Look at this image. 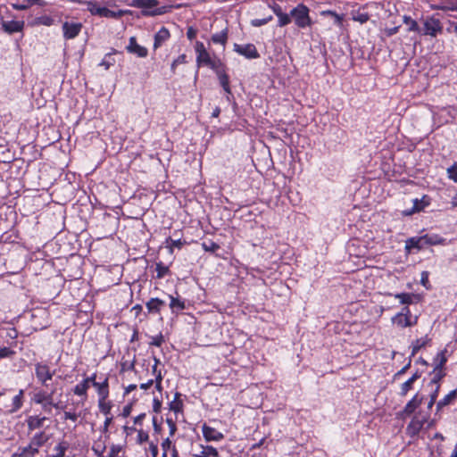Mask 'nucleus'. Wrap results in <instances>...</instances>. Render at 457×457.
<instances>
[{"mask_svg": "<svg viewBox=\"0 0 457 457\" xmlns=\"http://www.w3.org/2000/svg\"><path fill=\"white\" fill-rule=\"evenodd\" d=\"M106 400L98 399V406L102 413L104 415H109L111 411V404L105 402Z\"/></svg>", "mask_w": 457, "mask_h": 457, "instance_id": "obj_54", "label": "nucleus"}, {"mask_svg": "<svg viewBox=\"0 0 457 457\" xmlns=\"http://www.w3.org/2000/svg\"><path fill=\"white\" fill-rule=\"evenodd\" d=\"M391 321L399 328H411L417 324L418 316H413L408 306H404L402 310L391 318Z\"/></svg>", "mask_w": 457, "mask_h": 457, "instance_id": "obj_5", "label": "nucleus"}, {"mask_svg": "<svg viewBox=\"0 0 457 457\" xmlns=\"http://www.w3.org/2000/svg\"><path fill=\"white\" fill-rule=\"evenodd\" d=\"M278 26L286 27L292 22L291 12L289 13H278Z\"/></svg>", "mask_w": 457, "mask_h": 457, "instance_id": "obj_45", "label": "nucleus"}, {"mask_svg": "<svg viewBox=\"0 0 457 457\" xmlns=\"http://www.w3.org/2000/svg\"><path fill=\"white\" fill-rule=\"evenodd\" d=\"M2 28L4 32L7 34H13L17 32H21L25 27L24 21H16V20H11V21H1Z\"/></svg>", "mask_w": 457, "mask_h": 457, "instance_id": "obj_15", "label": "nucleus"}, {"mask_svg": "<svg viewBox=\"0 0 457 457\" xmlns=\"http://www.w3.org/2000/svg\"><path fill=\"white\" fill-rule=\"evenodd\" d=\"M35 374L39 383L46 385V382L53 378L54 371H52L47 364L39 362L35 365Z\"/></svg>", "mask_w": 457, "mask_h": 457, "instance_id": "obj_10", "label": "nucleus"}, {"mask_svg": "<svg viewBox=\"0 0 457 457\" xmlns=\"http://www.w3.org/2000/svg\"><path fill=\"white\" fill-rule=\"evenodd\" d=\"M457 396V391L452 390L450 391L444 398L439 400L436 403V413L439 412L443 408L449 405Z\"/></svg>", "mask_w": 457, "mask_h": 457, "instance_id": "obj_33", "label": "nucleus"}, {"mask_svg": "<svg viewBox=\"0 0 457 457\" xmlns=\"http://www.w3.org/2000/svg\"><path fill=\"white\" fill-rule=\"evenodd\" d=\"M170 253L173 252V247L180 248L183 245V243L181 242L180 239H177V240L170 239Z\"/></svg>", "mask_w": 457, "mask_h": 457, "instance_id": "obj_64", "label": "nucleus"}, {"mask_svg": "<svg viewBox=\"0 0 457 457\" xmlns=\"http://www.w3.org/2000/svg\"><path fill=\"white\" fill-rule=\"evenodd\" d=\"M47 420L46 416L30 415L26 419V423L29 431L39 429L44 426L45 421Z\"/></svg>", "mask_w": 457, "mask_h": 457, "instance_id": "obj_22", "label": "nucleus"}, {"mask_svg": "<svg viewBox=\"0 0 457 457\" xmlns=\"http://www.w3.org/2000/svg\"><path fill=\"white\" fill-rule=\"evenodd\" d=\"M447 359L445 355V352H440L437 353L435 361H436V368L443 369L444 365L445 364Z\"/></svg>", "mask_w": 457, "mask_h": 457, "instance_id": "obj_53", "label": "nucleus"}, {"mask_svg": "<svg viewBox=\"0 0 457 457\" xmlns=\"http://www.w3.org/2000/svg\"><path fill=\"white\" fill-rule=\"evenodd\" d=\"M169 410L174 412L176 420H178L179 414H183L184 403L180 393H175L173 400L169 403Z\"/></svg>", "mask_w": 457, "mask_h": 457, "instance_id": "obj_18", "label": "nucleus"}, {"mask_svg": "<svg viewBox=\"0 0 457 457\" xmlns=\"http://www.w3.org/2000/svg\"><path fill=\"white\" fill-rule=\"evenodd\" d=\"M114 59L112 57V54H107L104 55L99 66H103L104 70H108L111 66L114 64Z\"/></svg>", "mask_w": 457, "mask_h": 457, "instance_id": "obj_51", "label": "nucleus"}, {"mask_svg": "<svg viewBox=\"0 0 457 457\" xmlns=\"http://www.w3.org/2000/svg\"><path fill=\"white\" fill-rule=\"evenodd\" d=\"M422 237L424 238L426 246L427 245H445L447 244L446 239L437 234H426V235H423Z\"/></svg>", "mask_w": 457, "mask_h": 457, "instance_id": "obj_31", "label": "nucleus"}, {"mask_svg": "<svg viewBox=\"0 0 457 457\" xmlns=\"http://www.w3.org/2000/svg\"><path fill=\"white\" fill-rule=\"evenodd\" d=\"M428 415L415 414L406 428L407 434L411 436H417L428 421Z\"/></svg>", "mask_w": 457, "mask_h": 457, "instance_id": "obj_7", "label": "nucleus"}, {"mask_svg": "<svg viewBox=\"0 0 457 457\" xmlns=\"http://www.w3.org/2000/svg\"><path fill=\"white\" fill-rule=\"evenodd\" d=\"M155 271H156V278H159V279L164 278L165 276H167L170 273L169 266L165 265L162 262H159L156 263Z\"/></svg>", "mask_w": 457, "mask_h": 457, "instance_id": "obj_40", "label": "nucleus"}, {"mask_svg": "<svg viewBox=\"0 0 457 457\" xmlns=\"http://www.w3.org/2000/svg\"><path fill=\"white\" fill-rule=\"evenodd\" d=\"M194 49L196 54L195 62L198 68L208 67L213 71L223 63L220 58L212 56L204 44L201 41H195Z\"/></svg>", "mask_w": 457, "mask_h": 457, "instance_id": "obj_1", "label": "nucleus"}, {"mask_svg": "<svg viewBox=\"0 0 457 457\" xmlns=\"http://www.w3.org/2000/svg\"><path fill=\"white\" fill-rule=\"evenodd\" d=\"M421 374L419 371H416L409 379H407L405 382H403L401 385L400 388V395L404 396L406 395L409 391H411L413 387V384L417 379L420 378Z\"/></svg>", "mask_w": 457, "mask_h": 457, "instance_id": "obj_29", "label": "nucleus"}, {"mask_svg": "<svg viewBox=\"0 0 457 457\" xmlns=\"http://www.w3.org/2000/svg\"><path fill=\"white\" fill-rule=\"evenodd\" d=\"M187 56L185 54H182L179 55L176 59L173 60V62L170 64V71L172 74L176 73V69L180 64H186L187 63Z\"/></svg>", "mask_w": 457, "mask_h": 457, "instance_id": "obj_43", "label": "nucleus"}, {"mask_svg": "<svg viewBox=\"0 0 457 457\" xmlns=\"http://www.w3.org/2000/svg\"><path fill=\"white\" fill-rule=\"evenodd\" d=\"M10 4L13 10L26 11L34 5L44 7L46 2L45 0H12Z\"/></svg>", "mask_w": 457, "mask_h": 457, "instance_id": "obj_12", "label": "nucleus"}, {"mask_svg": "<svg viewBox=\"0 0 457 457\" xmlns=\"http://www.w3.org/2000/svg\"><path fill=\"white\" fill-rule=\"evenodd\" d=\"M151 373L154 378H157L158 380H162L163 376L162 370L158 369V366H152Z\"/></svg>", "mask_w": 457, "mask_h": 457, "instance_id": "obj_59", "label": "nucleus"}, {"mask_svg": "<svg viewBox=\"0 0 457 457\" xmlns=\"http://www.w3.org/2000/svg\"><path fill=\"white\" fill-rule=\"evenodd\" d=\"M403 23L407 26V31L409 32H418L420 34V28L418 22L413 20L411 16L404 15L403 17Z\"/></svg>", "mask_w": 457, "mask_h": 457, "instance_id": "obj_37", "label": "nucleus"}, {"mask_svg": "<svg viewBox=\"0 0 457 457\" xmlns=\"http://www.w3.org/2000/svg\"><path fill=\"white\" fill-rule=\"evenodd\" d=\"M446 172L448 178L457 183V164L454 163L447 168Z\"/></svg>", "mask_w": 457, "mask_h": 457, "instance_id": "obj_55", "label": "nucleus"}, {"mask_svg": "<svg viewBox=\"0 0 457 457\" xmlns=\"http://www.w3.org/2000/svg\"><path fill=\"white\" fill-rule=\"evenodd\" d=\"M213 71L217 76L220 87L227 94V99L229 101V96H232V92L229 85V76L227 73L226 65L223 62L222 64H220L219 68H217Z\"/></svg>", "mask_w": 457, "mask_h": 457, "instance_id": "obj_9", "label": "nucleus"}, {"mask_svg": "<svg viewBox=\"0 0 457 457\" xmlns=\"http://www.w3.org/2000/svg\"><path fill=\"white\" fill-rule=\"evenodd\" d=\"M171 436H168L165 439L162 440L161 444V447L162 450V453H165L168 455V452L170 451L174 446L175 444L170 439Z\"/></svg>", "mask_w": 457, "mask_h": 457, "instance_id": "obj_50", "label": "nucleus"}, {"mask_svg": "<svg viewBox=\"0 0 457 457\" xmlns=\"http://www.w3.org/2000/svg\"><path fill=\"white\" fill-rule=\"evenodd\" d=\"M54 23V19L48 15H42L37 17L34 21L35 25H44V26H52Z\"/></svg>", "mask_w": 457, "mask_h": 457, "instance_id": "obj_46", "label": "nucleus"}, {"mask_svg": "<svg viewBox=\"0 0 457 457\" xmlns=\"http://www.w3.org/2000/svg\"><path fill=\"white\" fill-rule=\"evenodd\" d=\"M54 395V392L47 393L45 390H38L34 393L31 401L36 403L39 404L42 407V410L44 411L47 407V403L50 402Z\"/></svg>", "mask_w": 457, "mask_h": 457, "instance_id": "obj_16", "label": "nucleus"}, {"mask_svg": "<svg viewBox=\"0 0 457 457\" xmlns=\"http://www.w3.org/2000/svg\"><path fill=\"white\" fill-rule=\"evenodd\" d=\"M53 408L63 412L66 409V405L62 404L61 402H54L52 398L50 402L47 403V407L46 409L44 410V411L50 413Z\"/></svg>", "mask_w": 457, "mask_h": 457, "instance_id": "obj_44", "label": "nucleus"}, {"mask_svg": "<svg viewBox=\"0 0 457 457\" xmlns=\"http://www.w3.org/2000/svg\"><path fill=\"white\" fill-rule=\"evenodd\" d=\"M165 302L159 299V298H151L148 302L145 303V308L147 309V312L149 313H160L161 309L162 306H164Z\"/></svg>", "mask_w": 457, "mask_h": 457, "instance_id": "obj_32", "label": "nucleus"}, {"mask_svg": "<svg viewBox=\"0 0 457 457\" xmlns=\"http://www.w3.org/2000/svg\"><path fill=\"white\" fill-rule=\"evenodd\" d=\"M137 442L138 444H144L148 441L149 435L146 431H144L143 429L137 430Z\"/></svg>", "mask_w": 457, "mask_h": 457, "instance_id": "obj_56", "label": "nucleus"}, {"mask_svg": "<svg viewBox=\"0 0 457 457\" xmlns=\"http://www.w3.org/2000/svg\"><path fill=\"white\" fill-rule=\"evenodd\" d=\"M109 436L106 434H101L92 444V451L96 457H99L102 453H104Z\"/></svg>", "mask_w": 457, "mask_h": 457, "instance_id": "obj_17", "label": "nucleus"}, {"mask_svg": "<svg viewBox=\"0 0 457 457\" xmlns=\"http://www.w3.org/2000/svg\"><path fill=\"white\" fill-rule=\"evenodd\" d=\"M89 386L87 384V381L81 380L72 389V392L75 395L79 396L81 400L78 403V404L84 405L85 402L87 399V391L89 389Z\"/></svg>", "mask_w": 457, "mask_h": 457, "instance_id": "obj_23", "label": "nucleus"}, {"mask_svg": "<svg viewBox=\"0 0 457 457\" xmlns=\"http://www.w3.org/2000/svg\"><path fill=\"white\" fill-rule=\"evenodd\" d=\"M200 452L192 454V457H220L218 450L209 445H200Z\"/></svg>", "mask_w": 457, "mask_h": 457, "instance_id": "obj_26", "label": "nucleus"}, {"mask_svg": "<svg viewBox=\"0 0 457 457\" xmlns=\"http://www.w3.org/2000/svg\"><path fill=\"white\" fill-rule=\"evenodd\" d=\"M423 399V395H420L419 393L415 394L413 397L406 403L403 412L405 415H411L414 413L416 409L419 408L420 405L422 403Z\"/></svg>", "mask_w": 457, "mask_h": 457, "instance_id": "obj_19", "label": "nucleus"}, {"mask_svg": "<svg viewBox=\"0 0 457 457\" xmlns=\"http://www.w3.org/2000/svg\"><path fill=\"white\" fill-rule=\"evenodd\" d=\"M37 453H38V450L29 444L27 446L19 447L12 457H34Z\"/></svg>", "mask_w": 457, "mask_h": 457, "instance_id": "obj_28", "label": "nucleus"}, {"mask_svg": "<svg viewBox=\"0 0 457 457\" xmlns=\"http://www.w3.org/2000/svg\"><path fill=\"white\" fill-rule=\"evenodd\" d=\"M170 299V308L172 312H179L186 308L185 301L180 298L169 295Z\"/></svg>", "mask_w": 457, "mask_h": 457, "instance_id": "obj_36", "label": "nucleus"}, {"mask_svg": "<svg viewBox=\"0 0 457 457\" xmlns=\"http://www.w3.org/2000/svg\"><path fill=\"white\" fill-rule=\"evenodd\" d=\"M80 417V412L76 411L75 410L64 411L62 414L63 420H71L76 422L78 419Z\"/></svg>", "mask_w": 457, "mask_h": 457, "instance_id": "obj_48", "label": "nucleus"}, {"mask_svg": "<svg viewBox=\"0 0 457 457\" xmlns=\"http://www.w3.org/2000/svg\"><path fill=\"white\" fill-rule=\"evenodd\" d=\"M170 37V33L169 29L165 27H162L155 34L154 37V49L156 50L160 48L169 38Z\"/></svg>", "mask_w": 457, "mask_h": 457, "instance_id": "obj_21", "label": "nucleus"}, {"mask_svg": "<svg viewBox=\"0 0 457 457\" xmlns=\"http://www.w3.org/2000/svg\"><path fill=\"white\" fill-rule=\"evenodd\" d=\"M410 359H411V358L410 357ZM411 360H409L408 363L406 365H404L400 370H398L395 373V377L399 378L400 376L404 374L407 371V370L411 367Z\"/></svg>", "mask_w": 457, "mask_h": 457, "instance_id": "obj_63", "label": "nucleus"}, {"mask_svg": "<svg viewBox=\"0 0 457 457\" xmlns=\"http://www.w3.org/2000/svg\"><path fill=\"white\" fill-rule=\"evenodd\" d=\"M426 246L424 238L420 237H412L405 241V250L411 253L412 249L421 250Z\"/></svg>", "mask_w": 457, "mask_h": 457, "instance_id": "obj_25", "label": "nucleus"}, {"mask_svg": "<svg viewBox=\"0 0 457 457\" xmlns=\"http://www.w3.org/2000/svg\"><path fill=\"white\" fill-rule=\"evenodd\" d=\"M164 342V337L160 333L154 337H152V340L150 342V345H154V346H157V347H160Z\"/></svg>", "mask_w": 457, "mask_h": 457, "instance_id": "obj_58", "label": "nucleus"}, {"mask_svg": "<svg viewBox=\"0 0 457 457\" xmlns=\"http://www.w3.org/2000/svg\"><path fill=\"white\" fill-rule=\"evenodd\" d=\"M413 206L411 213L419 212L422 211L425 207L428 206L430 204L429 198L427 195L422 196V198L418 199L415 198L412 200Z\"/></svg>", "mask_w": 457, "mask_h": 457, "instance_id": "obj_35", "label": "nucleus"}, {"mask_svg": "<svg viewBox=\"0 0 457 457\" xmlns=\"http://www.w3.org/2000/svg\"><path fill=\"white\" fill-rule=\"evenodd\" d=\"M271 20H272V16H269L267 18H262V19H253V20H252L251 24L253 27H261V26L267 24Z\"/></svg>", "mask_w": 457, "mask_h": 457, "instance_id": "obj_57", "label": "nucleus"}, {"mask_svg": "<svg viewBox=\"0 0 457 457\" xmlns=\"http://www.w3.org/2000/svg\"><path fill=\"white\" fill-rule=\"evenodd\" d=\"M202 247L205 252L209 253H215L217 250L220 249V245L212 240L204 241L202 244Z\"/></svg>", "mask_w": 457, "mask_h": 457, "instance_id": "obj_49", "label": "nucleus"}, {"mask_svg": "<svg viewBox=\"0 0 457 457\" xmlns=\"http://www.w3.org/2000/svg\"><path fill=\"white\" fill-rule=\"evenodd\" d=\"M131 6L141 9L145 17H154L167 13L170 10L169 5H159L158 0H132Z\"/></svg>", "mask_w": 457, "mask_h": 457, "instance_id": "obj_2", "label": "nucleus"}, {"mask_svg": "<svg viewBox=\"0 0 457 457\" xmlns=\"http://www.w3.org/2000/svg\"><path fill=\"white\" fill-rule=\"evenodd\" d=\"M54 450L55 451V453L48 455L47 457H64L65 453L68 450V444L66 442H61L54 446Z\"/></svg>", "mask_w": 457, "mask_h": 457, "instance_id": "obj_41", "label": "nucleus"}, {"mask_svg": "<svg viewBox=\"0 0 457 457\" xmlns=\"http://www.w3.org/2000/svg\"><path fill=\"white\" fill-rule=\"evenodd\" d=\"M93 386L96 388L98 399L106 400L109 396V379L104 377L102 381L94 383Z\"/></svg>", "mask_w": 457, "mask_h": 457, "instance_id": "obj_20", "label": "nucleus"}, {"mask_svg": "<svg viewBox=\"0 0 457 457\" xmlns=\"http://www.w3.org/2000/svg\"><path fill=\"white\" fill-rule=\"evenodd\" d=\"M82 27L83 25L81 22H63L62 26L63 37L65 39L75 38L80 33Z\"/></svg>", "mask_w": 457, "mask_h": 457, "instance_id": "obj_11", "label": "nucleus"}, {"mask_svg": "<svg viewBox=\"0 0 457 457\" xmlns=\"http://www.w3.org/2000/svg\"><path fill=\"white\" fill-rule=\"evenodd\" d=\"M202 433L206 442H220L224 438V435L221 432L206 424L202 426Z\"/></svg>", "mask_w": 457, "mask_h": 457, "instance_id": "obj_13", "label": "nucleus"}, {"mask_svg": "<svg viewBox=\"0 0 457 457\" xmlns=\"http://www.w3.org/2000/svg\"><path fill=\"white\" fill-rule=\"evenodd\" d=\"M430 339L428 336L416 339L411 343V358L415 356L417 353L423 347H425Z\"/></svg>", "mask_w": 457, "mask_h": 457, "instance_id": "obj_34", "label": "nucleus"}, {"mask_svg": "<svg viewBox=\"0 0 457 457\" xmlns=\"http://www.w3.org/2000/svg\"><path fill=\"white\" fill-rule=\"evenodd\" d=\"M321 15H323V16H327V15L332 16L334 18V23L337 26H338V27H342L343 26L344 16L342 14H338L335 11L327 10V11H323L321 12Z\"/></svg>", "mask_w": 457, "mask_h": 457, "instance_id": "obj_42", "label": "nucleus"}, {"mask_svg": "<svg viewBox=\"0 0 457 457\" xmlns=\"http://www.w3.org/2000/svg\"><path fill=\"white\" fill-rule=\"evenodd\" d=\"M149 451L152 454L153 457H157L158 456V445L156 444H154V442H151L150 445H149Z\"/></svg>", "mask_w": 457, "mask_h": 457, "instance_id": "obj_62", "label": "nucleus"}, {"mask_svg": "<svg viewBox=\"0 0 457 457\" xmlns=\"http://www.w3.org/2000/svg\"><path fill=\"white\" fill-rule=\"evenodd\" d=\"M233 50L238 54L239 55L244 56L246 59H257L260 57V54L257 51V48L253 44H245L240 45L235 43L233 46Z\"/></svg>", "mask_w": 457, "mask_h": 457, "instance_id": "obj_8", "label": "nucleus"}, {"mask_svg": "<svg viewBox=\"0 0 457 457\" xmlns=\"http://www.w3.org/2000/svg\"><path fill=\"white\" fill-rule=\"evenodd\" d=\"M443 31V26L439 19L435 16H428L423 21V28L420 29V35L436 37Z\"/></svg>", "mask_w": 457, "mask_h": 457, "instance_id": "obj_6", "label": "nucleus"}, {"mask_svg": "<svg viewBox=\"0 0 457 457\" xmlns=\"http://www.w3.org/2000/svg\"><path fill=\"white\" fill-rule=\"evenodd\" d=\"M399 26L392 27V28H386L385 29V34L387 37H392L395 35L399 31Z\"/></svg>", "mask_w": 457, "mask_h": 457, "instance_id": "obj_61", "label": "nucleus"}, {"mask_svg": "<svg viewBox=\"0 0 457 457\" xmlns=\"http://www.w3.org/2000/svg\"><path fill=\"white\" fill-rule=\"evenodd\" d=\"M352 20L361 24L366 23L370 20V14L361 10L353 11L351 12Z\"/></svg>", "mask_w": 457, "mask_h": 457, "instance_id": "obj_38", "label": "nucleus"}, {"mask_svg": "<svg viewBox=\"0 0 457 457\" xmlns=\"http://www.w3.org/2000/svg\"><path fill=\"white\" fill-rule=\"evenodd\" d=\"M126 50L132 54L137 55L140 58H145L148 54V50L143 46L137 44L135 37H131L129 40V44L126 46Z\"/></svg>", "mask_w": 457, "mask_h": 457, "instance_id": "obj_14", "label": "nucleus"}, {"mask_svg": "<svg viewBox=\"0 0 457 457\" xmlns=\"http://www.w3.org/2000/svg\"><path fill=\"white\" fill-rule=\"evenodd\" d=\"M23 402H24V390L20 389L18 394L16 395H14L12 400V407L8 411V413L12 414V413H15L16 411H18L22 407Z\"/></svg>", "mask_w": 457, "mask_h": 457, "instance_id": "obj_30", "label": "nucleus"}, {"mask_svg": "<svg viewBox=\"0 0 457 457\" xmlns=\"http://www.w3.org/2000/svg\"><path fill=\"white\" fill-rule=\"evenodd\" d=\"M290 12L292 21L298 29H305L312 26L310 9L304 4H298Z\"/></svg>", "mask_w": 457, "mask_h": 457, "instance_id": "obj_4", "label": "nucleus"}, {"mask_svg": "<svg viewBox=\"0 0 457 457\" xmlns=\"http://www.w3.org/2000/svg\"><path fill=\"white\" fill-rule=\"evenodd\" d=\"M395 298L398 299L400 303L408 306L413 303L414 295L410 293H397L394 295Z\"/></svg>", "mask_w": 457, "mask_h": 457, "instance_id": "obj_39", "label": "nucleus"}, {"mask_svg": "<svg viewBox=\"0 0 457 457\" xmlns=\"http://www.w3.org/2000/svg\"><path fill=\"white\" fill-rule=\"evenodd\" d=\"M433 373H434V375L430 381V385L431 386L440 385L439 384L440 380L445 377V372H444L443 369H438V368L435 367Z\"/></svg>", "mask_w": 457, "mask_h": 457, "instance_id": "obj_47", "label": "nucleus"}, {"mask_svg": "<svg viewBox=\"0 0 457 457\" xmlns=\"http://www.w3.org/2000/svg\"><path fill=\"white\" fill-rule=\"evenodd\" d=\"M176 420H177L176 418L175 419L169 418V417L166 418V423L169 427V436H173L177 431Z\"/></svg>", "mask_w": 457, "mask_h": 457, "instance_id": "obj_52", "label": "nucleus"}, {"mask_svg": "<svg viewBox=\"0 0 457 457\" xmlns=\"http://www.w3.org/2000/svg\"><path fill=\"white\" fill-rule=\"evenodd\" d=\"M13 353V351H12L8 347H3L0 348V358H6L11 356Z\"/></svg>", "mask_w": 457, "mask_h": 457, "instance_id": "obj_60", "label": "nucleus"}, {"mask_svg": "<svg viewBox=\"0 0 457 457\" xmlns=\"http://www.w3.org/2000/svg\"><path fill=\"white\" fill-rule=\"evenodd\" d=\"M49 439V436L45 431H38L33 435L29 444L32 445L37 450L43 446Z\"/></svg>", "mask_w": 457, "mask_h": 457, "instance_id": "obj_27", "label": "nucleus"}, {"mask_svg": "<svg viewBox=\"0 0 457 457\" xmlns=\"http://www.w3.org/2000/svg\"><path fill=\"white\" fill-rule=\"evenodd\" d=\"M228 39V29L226 27L219 32L213 33L211 36L209 43L220 45L225 49Z\"/></svg>", "mask_w": 457, "mask_h": 457, "instance_id": "obj_24", "label": "nucleus"}, {"mask_svg": "<svg viewBox=\"0 0 457 457\" xmlns=\"http://www.w3.org/2000/svg\"><path fill=\"white\" fill-rule=\"evenodd\" d=\"M85 5L91 15L103 18L120 19L129 12V10H110L105 6H101L96 1L93 0H88V2L85 3Z\"/></svg>", "mask_w": 457, "mask_h": 457, "instance_id": "obj_3", "label": "nucleus"}]
</instances>
